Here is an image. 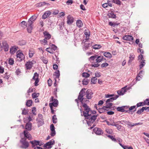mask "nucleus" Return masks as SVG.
<instances>
[{"mask_svg":"<svg viewBox=\"0 0 149 149\" xmlns=\"http://www.w3.org/2000/svg\"><path fill=\"white\" fill-rule=\"evenodd\" d=\"M126 107H118L116 108V109L118 111L121 112H124L126 110H125V109H126Z\"/></svg>","mask_w":149,"mask_h":149,"instance_id":"nucleus-25","label":"nucleus"},{"mask_svg":"<svg viewBox=\"0 0 149 149\" xmlns=\"http://www.w3.org/2000/svg\"><path fill=\"white\" fill-rule=\"evenodd\" d=\"M97 55H95L94 56H92L90 57L89 58V60L90 61H93V60L97 58Z\"/></svg>","mask_w":149,"mask_h":149,"instance_id":"nucleus-62","label":"nucleus"},{"mask_svg":"<svg viewBox=\"0 0 149 149\" xmlns=\"http://www.w3.org/2000/svg\"><path fill=\"white\" fill-rule=\"evenodd\" d=\"M54 75L56 77L55 78V79L58 78L60 76V72L59 70H57L55 72Z\"/></svg>","mask_w":149,"mask_h":149,"instance_id":"nucleus-36","label":"nucleus"},{"mask_svg":"<svg viewBox=\"0 0 149 149\" xmlns=\"http://www.w3.org/2000/svg\"><path fill=\"white\" fill-rule=\"evenodd\" d=\"M112 2L119 6H120L122 3L120 0H113Z\"/></svg>","mask_w":149,"mask_h":149,"instance_id":"nucleus-34","label":"nucleus"},{"mask_svg":"<svg viewBox=\"0 0 149 149\" xmlns=\"http://www.w3.org/2000/svg\"><path fill=\"white\" fill-rule=\"evenodd\" d=\"M37 16L36 15L32 16L29 20L28 22L29 23V24H33V22L36 20L37 18Z\"/></svg>","mask_w":149,"mask_h":149,"instance_id":"nucleus-16","label":"nucleus"},{"mask_svg":"<svg viewBox=\"0 0 149 149\" xmlns=\"http://www.w3.org/2000/svg\"><path fill=\"white\" fill-rule=\"evenodd\" d=\"M93 48L95 49H100L102 46L100 45H95L92 46Z\"/></svg>","mask_w":149,"mask_h":149,"instance_id":"nucleus-38","label":"nucleus"},{"mask_svg":"<svg viewBox=\"0 0 149 149\" xmlns=\"http://www.w3.org/2000/svg\"><path fill=\"white\" fill-rule=\"evenodd\" d=\"M26 139L25 138H22L20 142L22 144L20 147L22 148L26 149L29 146V144L27 141H26Z\"/></svg>","mask_w":149,"mask_h":149,"instance_id":"nucleus-5","label":"nucleus"},{"mask_svg":"<svg viewBox=\"0 0 149 149\" xmlns=\"http://www.w3.org/2000/svg\"><path fill=\"white\" fill-rule=\"evenodd\" d=\"M107 125H112V126H115V123L114 122H113L110 123L108 121H107Z\"/></svg>","mask_w":149,"mask_h":149,"instance_id":"nucleus-57","label":"nucleus"},{"mask_svg":"<svg viewBox=\"0 0 149 149\" xmlns=\"http://www.w3.org/2000/svg\"><path fill=\"white\" fill-rule=\"evenodd\" d=\"M104 55L106 57L109 58H111L112 55L111 53L109 52H105L104 53Z\"/></svg>","mask_w":149,"mask_h":149,"instance_id":"nucleus-35","label":"nucleus"},{"mask_svg":"<svg viewBox=\"0 0 149 149\" xmlns=\"http://www.w3.org/2000/svg\"><path fill=\"white\" fill-rule=\"evenodd\" d=\"M43 117L42 116L41 114H39L38 115V118L37 119V120L38 122H41L42 123H43Z\"/></svg>","mask_w":149,"mask_h":149,"instance_id":"nucleus-28","label":"nucleus"},{"mask_svg":"<svg viewBox=\"0 0 149 149\" xmlns=\"http://www.w3.org/2000/svg\"><path fill=\"white\" fill-rule=\"evenodd\" d=\"M119 145L124 149H130V147H127V146H124L122 143H119Z\"/></svg>","mask_w":149,"mask_h":149,"instance_id":"nucleus-55","label":"nucleus"},{"mask_svg":"<svg viewBox=\"0 0 149 149\" xmlns=\"http://www.w3.org/2000/svg\"><path fill=\"white\" fill-rule=\"evenodd\" d=\"M43 34L45 39L49 40L51 37V36L49 33L47 31H45L43 32Z\"/></svg>","mask_w":149,"mask_h":149,"instance_id":"nucleus-23","label":"nucleus"},{"mask_svg":"<svg viewBox=\"0 0 149 149\" xmlns=\"http://www.w3.org/2000/svg\"><path fill=\"white\" fill-rule=\"evenodd\" d=\"M33 24H29V22L27 23L28 26L27 27V30L29 33H31L32 32V30L33 29Z\"/></svg>","mask_w":149,"mask_h":149,"instance_id":"nucleus-22","label":"nucleus"},{"mask_svg":"<svg viewBox=\"0 0 149 149\" xmlns=\"http://www.w3.org/2000/svg\"><path fill=\"white\" fill-rule=\"evenodd\" d=\"M36 63V61H29L27 62L25 64V67L27 70H30L33 67V65Z\"/></svg>","mask_w":149,"mask_h":149,"instance_id":"nucleus-8","label":"nucleus"},{"mask_svg":"<svg viewBox=\"0 0 149 149\" xmlns=\"http://www.w3.org/2000/svg\"><path fill=\"white\" fill-rule=\"evenodd\" d=\"M18 48L16 46H14L11 47L10 49V53L12 54H14L18 50Z\"/></svg>","mask_w":149,"mask_h":149,"instance_id":"nucleus-17","label":"nucleus"},{"mask_svg":"<svg viewBox=\"0 0 149 149\" xmlns=\"http://www.w3.org/2000/svg\"><path fill=\"white\" fill-rule=\"evenodd\" d=\"M94 132L97 135H101L103 134V131L100 128L95 127L93 129Z\"/></svg>","mask_w":149,"mask_h":149,"instance_id":"nucleus-12","label":"nucleus"},{"mask_svg":"<svg viewBox=\"0 0 149 149\" xmlns=\"http://www.w3.org/2000/svg\"><path fill=\"white\" fill-rule=\"evenodd\" d=\"M106 106H107V107L109 109H111V106L113 105V104L110 102L106 101Z\"/></svg>","mask_w":149,"mask_h":149,"instance_id":"nucleus-31","label":"nucleus"},{"mask_svg":"<svg viewBox=\"0 0 149 149\" xmlns=\"http://www.w3.org/2000/svg\"><path fill=\"white\" fill-rule=\"evenodd\" d=\"M108 65H109V64L108 63H104L101 64V67L102 68H105Z\"/></svg>","mask_w":149,"mask_h":149,"instance_id":"nucleus-54","label":"nucleus"},{"mask_svg":"<svg viewBox=\"0 0 149 149\" xmlns=\"http://www.w3.org/2000/svg\"><path fill=\"white\" fill-rule=\"evenodd\" d=\"M118 97V95H116L114 97L109 99H107V101L110 102H112L113 100L117 99Z\"/></svg>","mask_w":149,"mask_h":149,"instance_id":"nucleus-30","label":"nucleus"},{"mask_svg":"<svg viewBox=\"0 0 149 149\" xmlns=\"http://www.w3.org/2000/svg\"><path fill=\"white\" fill-rule=\"evenodd\" d=\"M123 39L124 40L130 41V35H125L123 37Z\"/></svg>","mask_w":149,"mask_h":149,"instance_id":"nucleus-32","label":"nucleus"},{"mask_svg":"<svg viewBox=\"0 0 149 149\" xmlns=\"http://www.w3.org/2000/svg\"><path fill=\"white\" fill-rule=\"evenodd\" d=\"M14 61L13 58H10L8 60V63L10 65H13L14 63Z\"/></svg>","mask_w":149,"mask_h":149,"instance_id":"nucleus-39","label":"nucleus"},{"mask_svg":"<svg viewBox=\"0 0 149 149\" xmlns=\"http://www.w3.org/2000/svg\"><path fill=\"white\" fill-rule=\"evenodd\" d=\"M85 91H84L83 89H82L79 94L78 99H76L75 100V101L77 103L78 106H79V105L78 102V100H79L81 103H83V102H84V101H85V99H84L83 98V97L85 95Z\"/></svg>","mask_w":149,"mask_h":149,"instance_id":"nucleus-2","label":"nucleus"},{"mask_svg":"<svg viewBox=\"0 0 149 149\" xmlns=\"http://www.w3.org/2000/svg\"><path fill=\"white\" fill-rule=\"evenodd\" d=\"M41 59L44 63L47 64V63L48 62L47 60L44 57H41Z\"/></svg>","mask_w":149,"mask_h":149,"instance_id":"nucleus-49","label":"nucleus"},{"mask_svg":"<svg viewBox=\"0 0 149 149\" xmlns=\"http://www.w3.org/2000/svg\"><path fill=\"white\" fill-rule=\"evenodd\" d=\"M85 117L88 125H91V124L93 123L96 119L97 116L95 115H91V114L89 113V116Z\"/></svg>","mask_w":149,"mask_h":149,"instance_id":"nucleus-1","label":"nucleus"},{"mask_svg":"<svg viewBox=\"0 0 149 149\" xmlns=\"http://www.w3.org/2000/svg\"><path fill=\"white\" fill-rule=\"evenodd\" d=\"M143 102L144 104V105H149V98L146 99Z\"/></svg>","mask_w":149,"mask_h":149,"instance_id":"nucleus-51","label":"nucleus"},{"mask_svg":"<svg viewBox=\"0 0 149 149\" xmlns=\"http://www.w3.org/2000/svg\"><path fill=\"white\" fill-rule=\"evenodd\" d=\"M97 78L96 77L92 78L91 79V82L93 84H95L97 82Z\"/></svg>","mask_w":149,"mask_h":149,"instance_id":"nucleus-50","label":"nucleus"},{"mask_svg":"<svg viewBox=\"0 0 149 149\" xmlns=\"http://www.w3.org/2000/svg\"><path fill=\"white\" fill-rule=\"evenodd\" d=\"M2 47L5 51L6 52L8 51L9 48L8 45L6 41H3Z\"/></svg>","mask_w":149,"mask_h":149,"instance_id":"nucleus-13","label":"nucleus"},{"mask_svg":"<svg viewBox=\"0 0 149 149\" xmlns=\"http://www.w3.org/2000/svg\"><path fill=\"white\" fill-rule=\"evenodd\" d=\"M81 104L84 108V111H83V115L85 117L88 116L89 115V114L90 113V109L87 104L84 103V102L81 103Z\"/></svg>","mask_w":149,"mask_h":149,"instance_id":"nucleus-3","label":"nucleus"},{"mask_svg":"<svg viewBox=\"0 0 149 149\" xmlns=\"http://www.w3.org/2000/svg\"><path fill=\"white\" fill-rule=\"evenodd\" d=\"M32 124L31 123L29 122L27 123L25 126V129L28 131H30L31 130Z\"/></svg>","mask_w":149,"mask_h":149,"instance_id":"nucleus-19","label":"nucleus"},{"mask_svg":"<svg viewBox=\"0 0 149 149\" xmlns=\"http://www.w3.org/2000/svg\"><path fill=\"white\" fill-rule=\"evenodd\" d=\"M47 39H45V38L42 41V43H43L44 45L47 44Z\"/></svg>","mask_w":149,"mask_h":149,"instance_id":"nucleus-61","label":"nucleus"},{"mask_svg":"<svg viewBox=\"0 0 149 149\" xmlns=\"http://www.w3.org/2000/svg\"><path fill=\"white\" fill-rule=\"evenodd\" d=\"M21 26L23 28L27 27V24L26 22L23 21L21 22Z\"/></svg>","mask_w":149,"mask_h":149,"instance_id":"nucleus-41","label":"nucleus"},{"mask_svg":"<svg viewBox=\"0 0 149 149\" xmlns=\"http://www.w3.org/2000/svg\"><path fill=\"white\" fill-rule=\"evenodd\" d=\"M130 87H127V86H126L123 88H122L120 90L117 91V93L119 95H124L125 93L128 90H129Z\"/></svg>","mask_w":149,"mask_h":149,"instance_id":"nucleus-7","label":"nucleus"},{"mask_svg":"<svg viewBox=\"0 0 149 149\" xmlns=\"http://www.w3.org/2000/svg\"><path fill=\"white\" fill-rule=\"evenodd\" d=\"M35 53V51L33 49H31L29 50V58H31L33 56Z\"/></svg>","mask_w":149,"mask_h":149,"instance_id":"nucleus-20","label":"nucleus"},{"mask_svg":"<svg viewBox=\"0 0 149 149\" xmlns=\"http://www.w3.org/2000/svg\"><path fill=\"white\" fill-rule=\"evenodd\" d=\"M45 50L50 54H53L54 53V51L52 49V48L49 47L47 48Z\"/></svg>","mask_w":149,"mask_h":149,"instance_id":"nucleus-44","label":"nucleus"},{"mask_svg":"<svg viewBox=\"0 0 149 149\" xmlns=\"http://www.w3.org/2000/svg\"><path fill=\"white\" fill-rule=\"evenodd\" d=\"M51 12L49 11H46L42 16V18L45 19L49 17L51 14Z\"/></svg>","mask_w":149,"mask_h":149,"instance_id":"nucleus-18","label":"nucleus"},{"mask_svg":"<svg viewBox=\"0 0 149 149\" xmlns=\"http://www.w3.org/2000/svg\"><path fill=\"white\" fill-rule=\"evenodd\" d=\"M64 22H61L59 24V26L60 27V29H62L63 27L64 26Z\"/></svg>","mask_w":149,"mask_h":149,"instance_id":"nucleus-56","label":"nucleus"},{"mask_svg":"<svg viewBox=\"0 0 149 149\" xmlns=\"http://www.w3.org/2000/svg\"><path fill=\"white\" fill-rule=\"evenodd\" d=\"M106 132L108 134H111L113 133L112 130L111 129H107L106 130Z\"/></svg>","mask_w":149,"mask_h":149,"instance_id":"nucleus-52","label":"nucleus"},{"mask_svg":"<svg viewBox=\"0 0 149 149\" xmlns=\"http://www.w3.org/2000/svg\"><path fill=\"white\" fill-rule=\"evenodd\" d=\"M145 108L143 107L141 109L138 110L137 111L136 113L138 114H141V113L143 112L145 110Z\"/></svg>","mask_w":149,"mask_h":149,"instance_id":"nucleus-48","label":"nucleus"},{"mask_svg":"<svg viewBox=\"0 0 149 149\" xmlns=\"http://www.w3.org/2000/svg\"><path fill=\"white\" fill-rule=\"evenodd\" d=\"M115 126H116L117 127V129L118 130H122V127L120 125L118 124H115Z\"/></svg>","mask_w":149,"mask_h":149,"instance_id":"nucleus-59","label":"nucleus"},{"mask_svg":"<svg viewBox=\"0 0 149 149\" xmlns=\"http://www.w3.org/2000/svg\"><path fill=\"white\" fill-rule=\"evenodd\" d=\"M77 26L79 28L83 26V23L81 20H77L76 22Z\"/></svg>","mask_w":149,"mask_h":149,"instance_id":"nucleus-26","label":"nucleus"},{"mask_svg":"<svg viewBox=\"0 0 149 149\" xmlns=\"http://www.w3.org/2000/svg\"><path fill=\"white\" fill-rule=\"evenodd\" d=\"M97 58L96 59V62L99 63L102 61L103 57L102 56H99L98 57L97 56Z\"/></svg>","mask_w":149,"mask_h":149,"instance_id":"nucleus-29","label":"nucleus"},{"mask_svg":"<svg viewBox=\"0 0 149 149\" xmlns=\"http://www.w3.org/2000/svg\"><path fill=\"white\" fill-rule=\"evenodd\" d=\"M143 105H144V104H143V102H140L139 103H138L136 104L137 107H139L143 106Z\"/></svg>","mask_w":149,"mask_h":149,"instance_id":"nucleus-58","label":"nucleus"},{"mask_svg":"<svg viewBox=\"0 0 149 149\" xmlns=\"http://www.w3.org/2000/svg\"><path fill=\"white\" fill-rule=\"evenodd\" d=\"M15 72L16 73V74L18 75L20 74L21 73V71L19 69L17 68Z\"/></svg>","mask_w":149,"mask_h":149,"instance_id":"nucleus-63","label":"nucleus"},{"mask_svg":"<svg viewBox=\"0 0 149 149\" xmlns=\"http://www.w3.org/2000/svg\"><path fill=\"white\" fill-rule=\"evenodd\" d=\"M39 74L35 72L34 74V76L33 77V79L34 80L38 79Z\"/></svg>","mask_w":149,"mask_h":149,"instance_id":"nucleus-40","label":"nucleus"},{"mask_svg":"<svg viewBox=\"0 0 149 149\" xmlns=\"http://www.w3.org/2000/svg\"><path fill=\"white\" fill-rule=\"evenodd\" d=\"M53 145V142L52 141H50L46 143L44 145L45 147L47 148H50L52 147V146Z\"/></svg>","mask_w":149,"mask_h":149,"instance_id":"nucleus-21","label":"nucleus"},{"mask_svg":"<svg viewBox=\"0 0 149 149\" xmlns=\"http://www.w3.org/2000/svg\"><path fill=\"white\" fill-rule=\"evenodd\" d=\"M90 44L88 42H85L84 45V48L85 49H88L89 47Z\"/></svg>","mask_w":149,"mask_h":149,"instance_id":"nucleus-46","label":"nucleus"},{"mask_svg":"<svg viewBox=\"0 0 149 149\" xmlns=\"http://www.w3.org/2000/svg\"><path fill=\"white\" fill-rule=\"evenodd\" d=\"M108 15L109 17L112 18H115L116 17V15L114 14L112 12H111L110 13H108Z\"/></svg>","mask_w":149,"mask_h":149,"instance_id":"nucleus-42","label":"nucleus"},{"mask_svg":"<svg viewBox=\"0 0 149 149\" xmlns=\"http://www.w3.org/2000/svg\"><path fill=\"white\" fill-rule=\"evenodd\" d=\"M95 74L96 77H99L101 75V73L100 72H96L95 73Z\"/></svg>","mask_w":149,"mask_h":149,"instance_id":"nucleus-64","label":"nucleus"},{"mask_svg":"<svg viewBox=\"0 0 149 149\" xmlns=\"http://www.w3.org/2000/svg\"><path fill=\"white\" fill-rule=\"evenodd\" d=\"M84 34L86 36V37L87 39H88L90 35V32L87 30H85L84 31Z\"/></svg>","mask_w":149,"mask_h":149,"instance_id":"nucleus-33","label":"nucleus"},{"mask_svg":"<svg viewBox=\"0 0 149 149\" xmlns=\"http://www.w3.org/2000/svg\"><path fill=\"white\" fill-rule=\"evenodd\" d=\"M16 54L17 59L18 61L20 62L24 59L25 56L22 52L18 51Z\"/></svg>","mask_w":149,"mask_h":149,"instance_id":"nucleus-6","label":"nucleus"},{"mask_svg":"<svg viewBox=\"0 0 149 149\" xmlns=\"http://www.w3.org/2000/svg\"><path fill=\"white\" fill-rule=\"evenodd\" d=\"M82 76L83 77L86 78L89 77L90 76V74L86 72H83L82 74Z\"/></svg>","mask_w":149,"mask_h":149,"instance_id":"nucleus-45","label":"nucleus"},{"mask_svg":"<svg viewBox=\"0 0 149 149\" xmlns=\"http://www.w3.org/2000/svg\"><path fill=\"white\" fill-rule=\"evenodd\" d=\"M36 108L35 107L33 108L32 110V113L34 115H36V114L35 113L36 111Z\"/></svg>","mask_w":149,"mask_h":149,"instance_id":"nucleus-60","label":"nucleus"},{"mask_svg":"<svg viewBox=\"0 0 149 149\" xmlns=\"http://www.w3.org/2000/svg\"><path fill=\"white\" fill-rule=\"evenodd\" d=\"M138 60H140L141 62V64L139 65L140 68L141 69L143 67L145 64V60L143 59V56L142 54L139 55L138 56Z\"/></svg>","mask_w":149,"mask_h":149,"instance_id":"nucleus-9","label":"nucleus"},{"mask_svg":"<svg viewBox=\"0 0 149 149\" xmlns=\"http://www.w3.org/2000/svg\"><path fill=\"white\" fill-rule=\"evenodd\" d=\"M46 5L48 6H50V4L49 3H46L45 2H44L41 3H40L36 4L37 6L39 7H41Z\"/></svg>","mask_w":149,"mask_h":149,"instance_id":"nucleus-24","label":"nucleus"},{"mask_svg":"<svg viewBox=\"0 0 149 149\" xmlns=\"http://www.w3.org/2000/svg\"><path fill=\"white\" fill-rule=\"evenodd\" d=\"M74 21V18L70 15H68L67 17V23L68 24H71Z\"/></svg>","mask_w":149,"mask_h":149,"instance_id":"nucleus-14","label":"nucleus"},{"mask_svg":"<svg viewBox=\"0 0 149 149\" xmlns=\"http://www.w3.org/2000/svg\"><path fill=\"white\" fill-rule=\"evenodd\" d=\"M53 122L54 123H57V118L56 116L54 115L52 117Z\"/></svg>","mask_w":149,"mask_h":149,"instance_id":"nucleus-47","label":"nucleus"},{"mask_svg":"<svg viewBox=\"0 0 149 149\" xmlns=\"http://www.w3.org/2000/svg\"><path fill=\"white\" fill-rule=\"evenodd\" d=\"M88 83V81L86 79H84L82 81V83L84 85H87Z\"/></svg>","mask_w":149,"mask_h":149,"instance_id":"nucleus-53","label":"nucleus"},{"mask_svg":"<svg viewBox=\"0 0 149 149\" xmlns=\"http://www.w3.org/2000/svg\"><path fill=\"white\" fill-rule=\"evenodd\" d=\"M32 102L31 100H28L26 102V105L29 107H30L32 105Z\"/></svg>","mask_w":149,"mask_h":149,"instance_id":"nucleus-43","label":"nucleus"},{"mask_svg":"<svg viewBox=\"0 0 149 149\" xmlns=\"http://www.w3.org/2000/svg\"><path fill=\"white\" fill-rule=\"evenodd\" d=\"M143 72L142 71H141L139 72L138 75V76L136 78V79L134 80L132 82V83H133V84H132L133 85H134L136 83V80L138 81H139L140 80V79L142 78V77H143Z\"/></svg>","mask_w":149,"mask_h":149,"instance_id":"nucleus-10","label":"nucleus"},{"mask_svg":"<svg viewBox=\"0 0 149 149\" xmlns=\"http://www.w3.org/2000/svg\"><path fill=\"white\" fill-rule=\"evenodd\" d=\"M93 93L92 91L90 89H88L86 93V97L88 99H91L92 97Z\"/></svg>","mask_w":149,"mask_h":149,"instance_id":"nucleus-11","label":"nucleus"},{"mask_svg":"<svg viewBox=\"0 0 149 149\" xmlns=\"http://www.w3.org/2000/svg\"><path fill=\"white\" fill-rule=\"evenodd\" d=\"M30 143L32 144L33 147L38 145H40V142L39 141L35 140L33 141H30Z\"/></svg>","mask_w":149,"mask_h":149,"instance_id":"nucleus-27","label":"nucleus"},{"mask_svg":"<svg viewBox=\"0 0 149 149\" xmlns=\"http://www.w3.org/2000/svg\"><path fill=\"white\" fill-rule=\"evenodd\" d=\"M50 102H52L49 104V105L50 108H51L52 107H56L58 105V100L56 99H54L53 96L51 97L50 100Z\"/></svg>","mask_w":149,"mask_h":149,"instance_id":"nucleus-4","label":"nucleus"},{"mask_svg":"<svg viewBox=\"0 0 149 149\" xmlns=\"http://www.w3.org/2000/svg\"><path fill=\"white\" fill-rule=\"evenodd\" d=\"M39 93H34L32 94V96L33 98H35L38 97L39 95Z\"/></svg>","mask_w":149,"mask_h":149,"instance_id":"nucleus-37","label":"nucleus"},{"mask_svg":"<svg viewBox=\"0 0 149 149\" xmlns=\"http://www.w3.org/2000/svg\"><path fill=\"white\" fill-rule=\"evenodd\" d=\"M24 135L25 137L27 138L29 140H31L32 139L31 135L29 133V132L26 130L24 131Z\"/></svg>","mask_w":149,"mask_h":149,"instance_id":"nucleus-15","label":"nucleus"}]
</instances>
